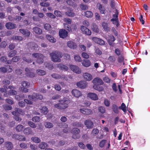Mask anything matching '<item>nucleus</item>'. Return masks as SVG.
Wrapping results in <instances>:
<instances>
[{
    "mask_svg": "<svg viewBox=\"0 0 150 150\" xmlns=\"http://www.w3.org/2000/svg\"><path fill=\"white\" fill-rule=\"evenodd\" d=\"M59 103L55 105V108L60 109H64L68 106V104L70 103L69 100L67 98H64L62 100L59 101Z\"/></svg>",
    "mask_w": 150,
    "mask_h": 150,
    "instance_id": "f257e3e1",
    "label": "nucleus"
},
{
    "mask_svg": "<svg viewBox=\"0 0 150 150\" xmlns=\"http://www.w3.org/2000/svg\"><path fill=\"white\" fill-rule=\"evenodd\" d=\"M52 60L54 62H60V58L63 56L62 53L58 51H55L50 53Z\"/></svg>",
    "mask_w": 150,
    "mask_h": 150,
    "instance_id": "f03ea898",
    "label": "nucleus"
},
{
    "mask_svg": "<svg viewBox=\"0 0 150 150\" xmlns=\"http://www.w3.org/2000/svg\"><path fill=\"white\" fill-rule=\"evenodd\" d=\"M22 87L19 88L20 91L25 93H27L28 92V88L29 87L30 83L28 81H24L21 83Z\"/></svg>",
    "mask_w": 150,
    "mask_h": 150,
    "instance_id": "7ed1b4c3",
    "label": "nucleus"
},
{
    "mask_svg": "<svg viewBox=\"0 0 150 150\" xmlns=\"http://www.w3.org/2000/svg\"><path fill=\"white\" fill-rule=\"evenodd\" d=\"M32 56L37 59V62L38 63L41 64L43 62L44 56L42 54L39 53H34L32 54Z\"/></svg>",
    "mask_w": 150,
    "mask_h": 150,
    "instance_id": "20e7f679",
    "label": "nucleus"
},
{
    "mask_svg": "<svg viewBox=\"0 0 150 150\" xmlns=\"http://www.w3.org/2000/svg\"><path fill=\"white\" fill-rule=\"evenodd\" d=\"M28 98L33 101H36L37 100H41L43 98V96L41 94L34 93L33 95L28 96Z\"/></svg>",
    "mask_w": 150,
    "mask_h": 150,
    "instance_id": "39448f33",
    "label": "nucleus"
},
{
    "mask_svg": "<svg viewBox=\"0 0 150 150\" xmlns=\"http://www.w3.org/2000/svg\"><path fill=\"white\" fill-rule=\"evenodd\" d=\"M79 111L81 113L85 115H90L93 113L92 110L91 109L88 108H81Z\"/></svg>",
    "mask_w": 150,
    "mask_h": 150,
    "instance_id": "423d86ee",
    "label": "nucleus"
},
{
    "mask_svg": "<svg viewBox=\"0 0 150 150\" xmlns=\"http://www.w3.org/2000/svg\"><path fill=\"white\" fill-rule=\"evenodd\" d=\"M80 132V130L77 128H74L72 130V137L74 139H78L79 137L80 136L79 135V133Z\"/></svg>",
    "mask_w": 150,
    "mask_h": 150,
    "instance_id": "0eeeda50",
    "label": "nucleus"
},
{
    "mask_svg": "<svg viewBox=\"0 0 150 150\" xmlns=\"http://www.w3.org/2000/svg\"><path fill=\"white\" fill-rule=\"evenodd\" d=\"M90 39L95 43L100 45H103L105 44V41L100 38L93 37L91 38Z\"/></svg>",
    "mask_w": 150,
    "mask_h": 150,
    "instance_id": "6e6552de",
    "label": "nucleus"
},
{
    "mask_svg": "<svg viewBox=\"0 0 150 150\" xmlns=\"http://www.w3.org/2000/svg\"><path fill=\"white\" fill-rule=\"evenodd\" d=\"M92 82L94 84L93 86L102 85L104 83L103 80L98 77L94 79L93 80Z\"/></svg>",
    "mask_w": 150,
    "mask_h": 150,
    "instance_id": "1a4fd4ad",
    "label": "nucleus"
},
{
    "mask_svg": "<svg viewBox=\"0 0 150 150\" xmlns=\"http://www.w3.org/2000/svg\"><path fill=\"white\" fill-rule=\"evenodd\" d=\"M84 124L88 129L92 128L94 126L93 123L90 119H88L85 120L84 121Z\"/></svg>",
    "mask_w": 150,
    "mask_h": 150,
    "instance_id": "9d476101",
    "label": "nucleus"
},
{
    "mask_svg": "<svg viewBox=\"0 0 150 150\" xmlns=\"http://www.w3.org/2000/svg\"><path fill=\"white\" fill-rule=\"evenodd\" d=\"M69 67L71 70L75 73L78 74H79L81 73V70L78 66L73 65H70Z\"/></svg>",
    "mask_w": 150,
    "mask_h": 150,
    "instance_id": "9b49d317",
    "label": "nucleus"
},
{
    "mask_svg": "<svg viewBox=\"0 0 150 150\" xmlns=\"http://www.w3.org/2000/svg\"><path fill=\"white\" fill-rule=\"evenodd\" d=\"M81 29L83 34L88 35H91V31L86 27L81 26Z\"/></svg>",
    "mask_w": 150,
    "mask_h": 150,
    "instance_id": "f8f14e48",
    "label": "nucleus"
},
{
    "mask_svg": "<svg viewBox=\"0 0 150 150\" xmlns=\"http://www.w3.org/2000/svg\"><path fill=\"white\" fill-rule=\"evenodd\" d=\"M25 71H26L25 74L27 76H29L31 78L35 76V74L34 72L32 71L31 69L27 68L25 69Z\"/></svg>",
    "mask_w": 150,
    "mask_h": 150,
    "instance_id": "ddd939ff",
    "label": "nucleus"
},
{
    "mask_svg": "<svg viewBox=\"0 0 150 150\" xmlns=\"http://www.w3.org/2000/svg\"><path fill=\"white\" fill-rule=\"evenodd\" d=\"M71 93L73 96L76 98H79L82 95L81 92L76 89L73 90L71 91Z\"/></svg>",
    "mask_w": 150,
    "mask_h": 150,
    "instance_id": "4468645a",
    "label": "nucleus"
},
{
    "mask_svg": "<svg viewBox=\"0 0 150 150\" xmlns=\"http://www.w3.org/2000/svg\"><path fill=\"white\" fill-rule=\"evenodd\" d=\"M59 35L60 37L64 38L67 36L68 33L66 30L61 29L59 31Z\"/></svg>",
    "mask_w": 150,
    "mask_h": 150,
    "instance_id": "2eb2a0df",
    "label": "nucleus"
},
{
    "mask_svg": "<svg viewBox=\"0 0 150 150\" xmlns=\"http://www.w3.org/2000/svg\"><path fill=\"white\" fill-rule=\"evenodd\" d=\"M87 96L91 99L94 100H97L98 99V96L97 95L93 93H88Z\"/></svg>",
    "mask_w": 150,
    "mask_h": 150,
    "instance_id": "dca6fc26",
    "label": "nucleus"
},
{
    "mask_svg": "<svg viewBox=\"0 0 150 150\" xmlns=\"http://www.w3.org/2000/svg\"><path fill=\"white\" fill-rule=\"evenodd\" d=\"M77 86L81 88H85L87 86V83L85 81H80L77 83Z\"/></svg>",
    "mask_w": 150,
    "mask_h": 150,
    "instance_id": "f3484780",
    "label": "nucleus"
},
{
    "mask_svg": "<svg viewBox=\"0 0 150 150\" xmlns=\"http://www.w3.org/2000/svg\"><path fill=\"white\" fill-rule=\"evenodd\" d=\"M24 133L26 135L34 134V133L32 130V129L30 127H27L23 130Z\"/></svg>",
    "mask_w": 150,
    "mask_h": 150,
    "instance_id": "a211bd4d",
    "label": "nucleus"
},
{
    "mask_svg": "<svg viewBox=\"0 0 150 150\" xmlns=\"http://www.w3.org/2000/svg\"><path fill=\"white\" fill-rule=\"evenodd\" d=\"M97 6L100 13L103 14L105 13V9L103 5L98 3L97 4Z\"/></svg>",
    "mask_w": 150,
    "mask_h": 150,
    "instance_id": "6ab92c4d",
    "label": "nucleus"
},
{
    "mask_svg": "<svg viewBox=\"0 0 150 150\" xmlns=\"http://www.w3.org/2000/svg\"><path fill=\"white\" fill-rule=\"evenodd\" d=\"M83 76L84 79L88 81L91 80L93 79L92 75L88 73H86L83 74Z\"/></svg>",
    "mask_w": 150,
    "mask_h": 150,
    "instance_id": "aec40b11",
    "label": "nucleus"
},
{
    "mask_svg": "<svg viewBox=\"0 0 150 150\" xmlns=\"http://www.w3.org/2000/svg\"><path fill=\"white\" fill-rule=\"evenodd\" d=\"M5 26L7 28L9 29H14L16 27V24L11 22L7 23L5 25Z\"/></svg>",
    "mask_w": 150,
    "mask_h": 150,
    "instance_id": "412c9836",
    "label": "nucleus"
},
{
    "mask_svg": "<svg viewBox=\"0 0 150 150\" xmlns=\"http://www.w3.org/2000/svg\"><path fill=\"white\" fill-rule=\"evenodd\" d=\"M51 76L52 78L57 79H64L65 78V76L64 75H59L57 74H54L51 75Z\"/></svg>",
    "mask_w": 150,
    "mask_h": 150,
    "instance_id": "4be33fe9",
    "label": "nucleus"
},
{
    "mask_svg": "<svg viewBox=\"0 0 150 150\" xmlns=\"http://www.w3.org/2000/svg\"><path fill=\"white\" fill-rule=\"evenodd\" d=\"M68 47L71 49H75L77 47L76 43L72 41H68L67 43Z\"/></svg>",
    "mask_w": 150,
    "mask_h": 150,
    "instance_id": "5701e85b",
    "label": "nucleus"
},
{
    "mask_svg": "<svg viewBox=\"0 0 150 150\" xmlns=\"http://www.w3.org/2000/svg\"><path fill=\"white\" fill-rule=\"evenodd\" d=\"M19 31L27 37H29L30 34V32L27 30L20 29Z\"/></svg>",
    "mask_w": 150,
    "mask_h": 150,
    "instance_id": "b1692460",
    "label": "nucleus"
},
{
    "mask_svg": "<svg viewBox=\"0 0 150 150\" xmlns=\"http://www.w3.org/2000/svg\"><path fill=\"white\" fill-rule=\"evenodd\" d=\"M83 66L86 67H88L91 64V62L88 59L84 60L82 62Z\"/></svg>",
    "mask_w": 150,
    "mask_h": 150,
    "instance_id": "393cba45",
    "label": "nucleus"
},
{
    "mask_svg": "<svg viewBox=\"0 0 150 150\" xmlns=\"http://www.w3.org/2000/svg\"><path fill=\"white\" fill-rule=\"evenodd\" d=\"M57 67L61 70L67 71L68 69V67L62 64H59L57 65Z\"/></svg>",
    "mask_w": 150,
    "mask_h": 150,
    "instance_id": "a878e982",
    "label": "nucleus"
},
{
    "mask_svg": "<svg viewBox=\"0 0 150 150\" xmlns=\"http://www.w3.org/2000/svg\"><path fill=\"white\" fill-rule=\"evenodd\" d=\"M33 31L37 34L40 35L42 33V29L37 27H35L33 29Z\"/></svg>",
    "mask_w": 150,
    "mask_h": 150,
    "instance_id": "bb28decb",
    "label": "nucleus"
},
{
    "mask_svg": "<svg viewBox=\"0 0 150 150\" xmlns=\"http://www.w3.org/2000/svg\"><path fill=\"white\" fill-rule=\"evenodd\" d=\"M46 38L50 42H55L56 41V40L53 36L49 35H46Z\"/></svg>",
    "mask_w": 150,
    "mask_h": 150,
    "instance_id": "cd10ccee",
    "label": "nucleus"
},
{
    "mask_svg": "<svg viewBox=\"0 0 150 150\" xmlns=\"http://www.w3.org/2000/svg\"><path fill=\"white\" fill-rule=\"evenodd\" d=\"M4 146L8 149H11L13 147V145L12 143L8 142H5L4 143Z\"/></svg>",
    "mask_w": 150,
    "mask_h": 150,
    "instance_id": "c85d7f7f",
    "label": "nucleus"
},
{
    "mask_svg": "<svg viewBox=\"0 0 150 150\" xmlns=\"http://www.w3.org/2000/svg\"><path fill=\"white\" fill-rule=\"evenodd\" d=\"M65 14L68 16L73 17L75 16V13L72 10H69L68 11L65 12Z\"/></svg>",
    "mask_w": 150,
    "mask_h": 150,
    "instance_id": "c756f323",
    "label": "nucleus"
},
{
    "mask_svg": "<svg viewBox=\"0 0 150 150\" xmlns=\"http://www.w3.org/2000/svg\"><path fill=\"white\" fill-rule=\"evenodd\" d=\"M28 45L30 46L31 48L33 50H36L38 47V45L34 42H30L29 43Z\"/></svg>",
    "mask_w": 150,
    "mask_h": 150,
    "instance_id": "7c9ffc66",
    "label": "nucleus"
},
{
    "mask_svg": "<svg viewBox=\"0 0 150 150\" xmlns=\"http://www.w3.org/2000/svg\"><path fill=\"white\" fill-rule=\"evenodd\" d=\"M91 28L96 33H98L99 31V29L97 26L95 24H92Z\"/></svg>",
    "mask_w": 150,
    "mask_h": 150,
    "instance_id": "2f4dec72",
    "label": "nucleus"
},
{
    "mask_svg": "<svg viewBox=\"0 0 150 150\" xmlns=\"http://www.w3.org/2000/svg\"><path fill=\"white\" fill-rule=\"evenodd\" d=\"M45 127L47 128L50 129L52 128L53 127V125L52 123L50 122H46L44 123Z\"/></svg>",
    "mask_w": 150,
    "mask_h": 150,
    "instance_id": "473e14b6",
    "label": "nucleus"
},
{
    "mask_svg": "<svg viewBox=\"0 0 150 150\" xmlns=\"http://www.w3.org/2000/svg\"><path fill=\"white\" fill-rule=\"evenodd\" d=\"M31 140L36 143H40L41 140L40 138L36 137H32L31 138Z\"/></svg>",
    "mask_w": 150,
    "mask_h": 150,
    "instance_id": "72a5a7b5",
    "label": "nucleus"
},
{
    "mask_svg": "<svg viewBox=\"0 0 150 150\" xmlns=\"http://www.w3.org/2000/svg\"><path fill=\"white\" fill-rule=\"evenodd\" d=\"M102 25L105 30L107 31L109 30V28L107 23L103 22L102 23Z\"/></svg>",
    "mask_w": 150,
    "mask_h": 150,
    "instance_id": "f704fd0d",
    "label": "nucleus"
},
{
    "mask_svg": "<svg viewBox=\"0 0 150 150\" xmlns=\"http://www.w3.org/2000/svg\"><path fill=\"white\" fill-rule=\"evenodd\" d=\"M85 16L88 18H91L93 16V13L91 11H87L84 13Z\"/></svg>",
    "mask_w": 150,
    "mask_h": 150,
    "instance_id": "c9c22d12",
    "label": "nucleus"
},
{
    "mask_svg": "<svg viewBox=\"0 0 150 150\" xmlns=\"http://www.w3.org/2000/svg\"><path fill=\"white\" fill-rule=\"evenodd\" d=\"M47 143L44 142H42L39 145V147L41 149H44L47 147Z\"/></svg>",
    "mask_w": 150,
    "mask_h": 150,
    "instance_id": "e433bc0d",
    "label": "nucleus"
},
{
    "mask_svg": "<svg viewBox=\"0 0 150 150\" xmlns=\"http://www.w3.org/2000/svg\"><path fill=\"white\" fill-rule=\"evenodd\" d=\"M93 87L94 89L99 91H102L103 90V87L100 85L93 86Z\"/></svg>",
    "mask_w": 150,
    "mask_h": 150,
    "instance_id": "4c0bfd02",
    "label": "nucleus"
},
{
    "mask_svg": "<svg viewBox=\"0 0 150 150\" xmlns=\"http://www.w3.org/2000/svg\"><path fill=\"white\" fill-rule=\"evenodd\" d=\"M40 110H41V112L45 115L47 114L48 111L47 108L46 107H42L40 109Z\"/></svg>",
    "mask_w": 150,
    "mask_h": 150,
    "instance_id": "58836bf2",
    "label": "nucleus"
},
{
    "mask_svg": "<svg viewBox=\"0 0 150 150\" xmlns=\"http://www.w3.org/2000/svg\"><path fill=\"white\" fill-rule=\"evenodd\" d=\"M111 21L112 22V23L113 24L116 25L117 27L119 26V24L118 23V18H112L111 20Z\"/></svg>",
    "mask_w": 150,
    "mask_h": 150,
    "instance_id": "ea45409f",
    "label": "nucleus"
},
{
    "mask_svg": "<svg viewBox=\"0 0 150 150\" xmlns=\"http://www.w3.org/2000/svg\"><path fill=\"white\" fill-rule=\"evenodd\" d=\"M12 39L13 40L21 41L23 40V38L21 36H15L12 37Z\"/></svg>",
    "mask_w": 150,
    "mask_h": 150,
    "instance_id": "a19ab883",
    "label": "nucleus"
},
{
    "mask_svg": "<svg viewBox=\"0 0 150 150\" xmlns=\"http://www.w3.org/2000/svg\"><path fill=\"white\" fill-rule=\"evenodd\" d=\"M24 126L22 125H18L16 127V130L18 132H21L23 129Z\"/></svg>",
    "mask_w": 150,
    "mask_h": 150,
    "instance_id": "79ce46f5",
    "label": "nucleus"
},
{
    "mask_svg": "<svg viewBox=\"0 0 150 150\" xmlns=\"http://www.w3.org/2000/svg\"><path fill=\"white\" fill-rule=\"evenodd\" d=\"M17 53V52L16 50L12 51L8 53V56L9 57H13L16 55Z\"/></svg>",
    "mask_w": 150,
    "mask_h": 150,
    "instance_id": "37998d69",
    "label": "nucleus"
},
{
    "mask_svg": "<svg viewBox=\"0 0 150 150\" xmlns=\"http://www.w3.org/2000/svg\"><path fill=\"white\" fill-rule=\"evenodd\" d=\"M99 132V130L97 129H94L92 131L91 135L92 136H94L96 135Z\"/></svg>",
    "mask_w": 150,
    "mask_h": 150,
    "instance_id": "c03bdc74",
    "label": "nucleus"
},
{
    "mask_svg": "<svg viewBox=\"0 0 150 150\" xmlns=\"http://www.w3.org/2000/svg\"><path fill=\"white\" fill-rule=\"evenodd\" d=\"M112 109L113 112L115 113H117L118 112V110L117 106L115 104L112 105Z\"/></svg>",
    "mask_w": 150,
    "mask_h": 150,
    "instance_id": "a18cd8bd",
    "label": "nucleus"
},
{
    "mask_svg": "<svg viewBox=\"0 0 150 150\" xmlns=\"http://www.w3.org/2000/svg\"><path fill=\"white\" fill-rule=\"evenodd\" d=\"M119 108L120 109L122 110L124 112H125L126 111V108L125 104L122 103L121 106L119 107Z\"/></svg>",
    "mask_w": 150,
    "mask_h": 150,
    "instance_id": "49530a36",
    "label": "nucleus"
},
{
    "mask_svg": "<svg viewBox=\"0 0 150 150\" xmlns=\"http://www.w3.org/2000/svg\"><path fill=\"white\" fill-rule=\"evenodd\" d=\"M103 79L105 82L107 83H109L110 82L111 79L107 76L104 77Z\"/></svg>",
    "mask_w": 150,
    "mask_h": 150,
    "instance_id": "de8ad7c7",
    "label": "nucleus"
},
{
    "mask_svg": "<svg viewBox=\"0 0 150 150\" xmlns=\"http://www.w3.org/2000/svg\"><path fill=\"white\" fill-rule=\"evenodd\" d=\"M21 59V57L19 56H16L13 57L12 59V62H16L18 61Z\"/></svg>",
    "mask_w": 150,
    "mask_h": 150,
    "instance_id": "09e8293b",
    "label": "nucleus"
},
{
    "mask_svg": "<svg viewBox=\"0 0 150 150\" xmlns=\"http://www.w3.org/2000/svg\"><path fill=\"white\" fill-rule=\"evenodd\" d=\"M37 72L38 75H44L45 74V71L42 70H37Z\"/></svg>",
    "mask_w": 150,
    "mask_h": 150,
    "instance_id": "8fccbe9b",
    "label": "nucleus"
},
{
    "mask_svg": "<svg viewBox=\"0 0 150 150\" xmlns=\"http://www.w3.org/2000/svg\"><path fill=\"white\" fill-rule=\"evenodd\" d=\"M108 59L112 63H114L116 60V58L114 56H111L109 57Z\"/></svg>",
    "mask_w": 150,
    "mask_h": 150,
    "instance_id": "3c124183",
    "label": "nucleus"
},
{
    "mask_svg": "<svg viewBox=\"0 0 150 150\" xmlns=\"http://www.w3.org/2000/svg\"><path fill=\"white\" fill-rule=\"evenodd\" d=\"M74 59L77 62H80L81 61V57L78 55H74Z\"/></svg>",
    "mask_w": 150,
    "mask_h": 150,
    "instance_id": "603ef678",
    "label": "nucleus"
},
{
    "mask_svg": "<svg viewBox=\"0 0 150 150\" xmlns=\"http://www.w3.org/2000/svg\"><path fill=\"white\" fill-rule=\"evenodd\" d=\"M6 67L7 72L8 71V73H10L13 70V68L10 65H6Z\"/></svg>",
    "mask_w": 150,
    "mask_h": 150,
    "instance_id": "864d4df0",
    "label": "nucleus"
},
{
    "mask_svg": "<svg viewBox=\"0 0 150 150\" xmlns=\"http://www.w3.org/2000/svg\"><path fill=\"white\" fill-rule=\"evenodd\" d=\"M20 146L21 148L23 149H26L27 148V144L24 142H22L20 144Z\"/></svg>",
    "mask_w": 150,
    "mask_h": 150,
    "instance_id": "5fc2aeb1",
    "label": "nucleus"
},
{
    "mask_svg": "<svg viewBox=\"0 0 150 150\" xmlns=\"http://www.w3.org/2000/svg\"><path fill=\"white\" fill-rule=\"evenodd\" d=\"M40 118L38 116L34 117L32 119V121L35 122H38L40 121Z\"/></svg>",
    "mask_w": 150,
    "mask_h": 150,
    "instance_id": "6e6d98bb",
    "label": "nucleus"
},
{
    "mask_svg": "<svg viewBox=\"0 0 150 150\" xmlns=\"http://www.w3.org/2000/svg\"><path fill=\"white\" fill-rule=\"evenodd\" d=\"M99 111L102 113H104L105 112V108L104 107L102 106H100L98 108Z\"/></svg>",
    "mask_w": 150,
    "mask_h": 150,
    "instance_id": "4d7b16f0",
    "label": "nucleus"
},
{
    "mask_svg": "<svg viewBox=\"0 0 150 150\" xmlns=\"http://www.w3.org/2000/svg\"><path fill=\"white\" fill-rule=\"evenodd\" d=\"M15 110L17 112V113H18L22 115H24V112L21 109L18 108H16Z\"/></svg>",
    "mask_w": 150,
    "mask_h": 150,
    "instance_id": "13d9d810",
    "label": "nucleus"
},
{
    "mask_svg": "<svg viewBox=\"0 0 150 150\" xmlns=\"http://www.w3.org/2000/svg\"><path fill=\"white\" fill-rule=\"evenodd\" d=\"M113 12L115 13V14L113 15V17L115 18H118V12L116 9H114L113 11Z\"/></svg>",
    "mask_w": 150,
    "mask_h": 150,
    "instance_id": "bf43d9fd",
    "label": "nucleus"
},
{
    "mask_svg": "<svg viewBox=\"0 0 150 150\" xmlns=\"http://www.w3.org/2000/svg\"><path fill=\"white\" fill-rule=\"evenodd\" d=\"M80 7L82 10H87L88 8L87 5L83 4H81L80 6Z\"/></svg>",
    "mask_w": 150,
    "mask_h": 150,
    "instance_id": "052dcab7",
    "label": "nucleus"
},
{
    "mask_svg": "<svg viewBox=\"0 0 150 150\" xmlns=\"http://www.w3.org/2000/svg\"><path fill=\"white\" fill-rule=\"evenodd\" d=\"M44 28L46 30H49L51 28V25L47 23H46L44 25Z\"/></svg>",
    "mask_w": 150,
    "mask_h": 150,
    "instance_id": "680f3d73",
    "label": "nucleus"
},
{
    "mask_svg": "<svg viewBox=\"0 0 150 150\" xmlns=\"http://www.w3.org/2000/svg\"><path fill=\"white\" fill-rule=\"evenodd\" d=\"M23 98V95H16L15 96V98L17 100H20Z\"/></svg>",
    "mask_w": 150,
    "mask_h": 150,
    "instance_id": "e2e57ef3",
    "label": "nucleus"
},
{
    "mask_svg": "<svg viewBox=\"0 0 150 150\" xmlns=\"http://www.w3.org/2000/svg\"><path fill=\"white\" fill-rule=\"evenodd\" d=\"M28 123L29 126L32 128H35L36 127V125L35 124L32 122L29 121Z\"/></svg>",
    "mask_w": 150,
    "mask_h": 150,
    "instance_id": "0e129e2a",
    "label": "nucleus"
},
{
    "mask_svg": "<svg viewBox=\"0 0 150 150\" xmlns=\"http://www.w3.org/2000/svg\"><path fill=\"white\" fill-rule=\"evenodd\" d=\"M3 107L6 110H10L12 109L11 106L8 105H3Z\"/></svg>",
    "mask_w": 150,
    "mask_h": 150,
    "instance_id": "69168bd1",
    "label": "nucleus"
},
{
    "mask_svg": "<svg viewBox=\"0 0 150 150\" xmlns=\"http://www.w3.org/2000/svg\"><path fill=\"white\" fill-rule=\"evenodd\" d=\"M7 72L6 67V66L5 67H1L0 68V72L4 73Z\"/></svg>",
    "mask_w": 150,
    "mask_h": 150,
    "instance_id": "338daca9",
    "label": "nucleus"
},
{
    "mask_svg": "<svg viewBox=\"0 0 150 150\" xmlns=\"http://www.w3.org/2000/svg\"><path fill=\"white\" fill-rule=\"evenodd\" d=\"M30 147L31 149L33 150H38V146L36 145L31 144H30Z\"/></svg>",
    "mask_w": 150,
    "mask_h": 150,
    "instance_id": "774afa93",
    "label": "nucleus"
}]
</instances>
